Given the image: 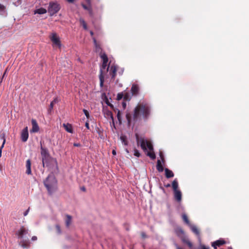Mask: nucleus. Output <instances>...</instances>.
Returning a JSON list of instances; mask_svg holds the SVG:
<instances>
[{"label":"nucleus","instance_id":"f257e3e1","mask_svg":"<svg viewBox=\"0 0 249 249\" xmlns=\"http://www.w3.org/2000/svg\"><path fill=\"white\" fill-rule=\"evenodd\" d=\"M150 107L148 103L142 102L139 103L134 109L133 117L130 113H127L126 114V119L129 126L133 121L136 122L142 115L144 120H147L150 114Z\"/></svg>","mask_w":249,"mask_h":249},{"label":"nucleus","instance_id":"f03ea898","mask_svg":"<svg viewBox=\"0 0 249 249\" xmlns=\"http://www.w3.org/2000/svg\"><path fill=\"white\" fill-rule=\"evenodd\" d=\"M136 138L137 143L139 144L140 142L141 148L144 152H146L147 149L149 150V151L147 152V156L149 157L152 160L155 159L156 155L154 152L153 146L152 143L150 141L144 140L143 138L140 140L138 134H136Z\"/></svg>","mask_w":249,"mask_h":249},{"label":"nucleus","instance_id":"7ed1b4c3","mask_svg":"<svg viewBox=\"0 0 249 249\" xmlns=\"http://www.w3.org/2000/svg\"><path fill=\"white\" fill-rule=\"evenodd\" d=\"M44 184L50 195L53 194L57 189V181L53 176H49Z\"/></svg>","mask_w":249,"mask_h":249},{"label":"nucleus","instance_id":"20e7f679","mask_svg":"<svg viewBox=\"0 0 249 249\" xmlns=\"http://www.w3.org/2000/svg\"><path fill=\"white\" fill-rule=\"evenodd\" d=\"M176 234L181 240L182 242L186 244L190 248H192L193 244L189 240L183 230L180 227H177L175 229Z\"/></svg>","mask_w":249,"mask_h":249},{"label":"nucleus","instance_id":"39448f33","mask_svg":"<svg viewBox=\"0 0 249 249\" xmlns=\"http://www.w3.org/2000/svg\"><path fill=\"white\" fill-rule=\"evenodd\" d=\"M60 6L57 2H50L48 8V12L51 16L57 13L60 10Z\"/></svg>","mask_w":249,"mask_h":249},{"label":"nucleus","instance_id":"423d86ee","mask_svg":"<svg viewBox=\"0 0 249 249\" xmlns=\"http://www.w3.org/2000/svg\"><path fill=\"white\" fill-rule=\"evenodd\" d=\"M40 149L42 164L43 166H44L45 161L48 160L49 157V154L48 150L46 148L43 147L41 144Z\"/></svg>","mask_w":249,"mask_h":249},{"label":"nucleus","instance_id":"0eeeda50","mask_svg":"<svg viewBox=\"0 0 249 249\" xmlns=\"http://www.w3.org/2000/svg\"><path fill=\"white\" fill-rule=\"evenodd\" d=\"M29 137L28 127L26 126L21 131L20 138L23 142H26Z\"/></svg>","mask_w":249,"mask_h":249},{"label":"nucleus","instance_id":"6e6552de","mask_svg":"<svg viewBox=\"0 0 249 249\" xmlns=\"http://www.w3.org/2000/svg\"><path fill=\"white\" fill-rule=\"evenodd\" d=\"M31 123L32 127V129L30 130V132L36 133L38 132L39 130V127L36 121L34 119H32L31 121Z\"/></svg>","mask_w":249,"mask_h":249},{"label":"nucleus","instance_id":"1a4fd4ad","mask_svg":"<svg viewBox=\"0 0 249 249\" xmlns=\"http://www.w3.org/2000/svg\"><path fill=\"white\" fill-rule=\"evenodd\" d=\"M117 67L116 65H113L110 68L109 74L113 79H114L116 76Z\"/></svg>","mask_w":249,"mask_h":249},{"label":"nucleus","instance_id":"9d476101","mask_svg":"<svg viewBox=\"0 0 249 249\" xmlns=\"http://www.w3.org/2000/svg\"><path fill=\"white\" fill-rule=\"evenodd\" d=\"M22 248L28 249L30 246V242L29 239H22L19 243Z\"/></svg>","mask_w":249,"mask_h":249},{"label":"nucleus","instance_id":"9b49d317","mask_svg":"<svg viewBox=\"0 0 249 249\" xmlns=\"http://www.w3.org/2000/svg\"><path fill=\"white\" fill-rule=\"evenodd\" d=\"M28 233V230L24 227L22 226L19 230L17 232V234L18 235L19 237L22 238L24 234Z\"/></svg>","mask_w":249,"mask_h":249},{"label":"nucleus","instance_id":"f8f14e48","mask_svg":"<svg viewBox=\"0 0 249 249\" xmlns=\"http://www.w3.org/2000/svg\"><path fill=\"white\" fill-rule=\"evenodd\" d=\"M131 92L132 95H137L139 92V86L136 84H133L131 88Z\"/></svg>","mask_w":249,"mask_h":249},{"label":"nucleus","instance_id":"ddd939ff","mask_svg":"<svg viewBox=\"0 0 249 249\" xmlns=\"http://www.w3.org/2000/svg\"><path fill=\"white\" fill-rule=\"evenodd\" d=\"M175 199L178 201L180 202L181 200L182 195L180 191L178 190L174 192Z\"/></svg>","mask_w":249,"mask_h":249},{"label":"nucleus","instance_id":"4468645a","mask_svg":"<svg viewBox=\"0 0 249 249\" xmlns=\"http://www.w3.org/2000/svg\"><path fill=\"white\" fill-rule=\"evenodd\" d=\"M31 161L30 160H28L26 162V173L28 175H30L32 173L31 171Z\"/></svg>","mask_w":249,"mask_h":249},{"label":"nucleus","instance_id":"2eb2a0df","mask_svg":"<svg viewBox=\"0 0 249 249\" xmlns=\"http://www.w3.org/2000/svg\"><path fill=\"white\" fill-rule=\"evenodd\" d=\"M52 41L56 45L60 46V41L58 37H57L56 35H53L51 38Z\"/></svg>","mask_w":249,"mask_h":249},{"label":"nucleus","instance_id":"dca6fc26","mask_svg":"<svg viewBox=\"0 0 249 249\" xmlns=\"http://www.w3.org/2000/svg\"><path fill=\"white\" fill-rule=\"evenodd\" d=\"M165 177L167 178H172L174 176L173 172L168 168L164 169Z\"/></svg>","mask_w":249,"mask_h":249},{"label":"nucleus","instance_id":"f3484780","mask_svg":"<svg viewBox=\"0 0 249 249\" xmlns=\"http://www.w3.org/2000/svg\"><path fill=\"white\" fill-rule=\"evenodd\" d=\"M157 169L159 172H162L164 170L163 167L161 164V161L158 160L157 164Z\"/></svg>","mask_w":249,"mask_h":249},{"label":"nucleus","instance_id":"a211bd4d","mask_svg":"<svg viewBox=\"0 0 249 249\" xmlns=\"http://www.w3.org/2000/svg\"><path fill=\"white\" fill-rule=\"evenodd\" d=\"M46 13H47V10H46V9H45L44 8H40L36 9L34 11V14H45Z\"/></svg>","mask_w":249,"mask_h":249},{"label":"nucleus","instance_id":"6ab92c4d","mask_svg":"<svg viewBox=\"0 0 249 249\" xmlns=\"http://www.w3.org/2000/svg\"><path fill=\"white\" fill-rule=\"evenodd\" d=\"M0 138H1V139L3 140L2 144L1 146L0 147V157H1L2 149L4 147V145L5 143V134L4 133H2L0 136Z\"/></svg>","mask_w":249,"mask_h":249},{"label":"nucleus","instance_id":"aec40b11","mask_svg":"<svg viewBox=\"0 0 249 249\" xmlns=\"http://www.w3.org/2000/svg\"><path fill=\"white\" fill-rule=\"evenodd\" d=\"M66 219L65 220L66 226L67 227H69V226L71 225V222L72 217L71 215H68V214H67L66 215Z\"/></svg>","mask_w":249,"mask_h":249},{"label":"nucleus","instance_id":"412c9836","mask_svg":"<svg viewBox=\"0 0 249 249\" xmlns=\"http://www.w3.org/2000/svg\"><path fill=\"white\" fill-rule=\"evenodd\" d=\"M192 231L196 235H199V231L196 226L190 225Z\"/></svg>","mask_w":249,"mask_h":249},{"label":"nucleus","instance_id":"4be33fe9","mask_svg":"<svg viewBox=\"0 0 249 249\" xmlns=\"http://www.w3.org/2000/svg\"><path fill=\"white\" fill-rule=\"evenodd\" d=\"M214 245H217L218 247L222 246L226 243V241L223 239H219L213 242Z\"/></svg>","mask_w":249,"mask_h":249},{"label":"nucleus","instance_id":"5701e85b","mask_svg":"<svg viewBox=\"0 0 249 249\" xmlns=\"http://www.w3.org/2000/svg\"><path fill=\"white\" fill-rule=\"evenodd\" d=\"M63 126L65 128V130L67 132H70V133L72 132V126H71V124H64Z\"/></svg>","mask_w":249,"mask_h":249},{"label":"nucleus","instance_id":"b1692460","mask_svg":"<svg viewBox=\"0 0 249 249\" xmlns=\"http://www.w3.org/2000/svg\"><path fill=\"white\" fill-rule=\"evenodd\" d=\"M173 189L174 191H178V182L177 179L173 180L172 184Z\"/></svg>","mask_w":249,"mask_h":249},{"label":"nucleus","instance_id":"393cba45","mask_svg":"<svg viewBox=\"0 0 249 249\" xmlns=\"http://www.w3.org/2000/svg\"><path fill=\"white\" fill-rule=\"evenodd\" d=\"M99 79H100V86L101 87H102L104 85V74L103 73L102 71H101V73H100Z\"/></svg>","mask_w":249,"mask_h":249},{"label":"nucleus","instance_id":"a878e982","mask_svg":"<svg viewBox=\"0 0 249 249\" xmlns=\"http://www.w3.org/2000/svg\"><path fill=\"white\" fill-rule=\"evenodd\" d=\"M100 57L103 60V62H104L105 63H107L108 59L107 56L105 53H101L100 54Z\"/></svg>","mask_w":249,"mask_h":249},{"label":"nucleus","instance_id":"bb28decb","mask_svg":"<svg viewBox=\"0 0 249 249\" xmlns=\"http://www.w3.org/2000/svg\"><path fill=\"white\" fill-rule=\"evenodd\" d=\"M120 140L125 145H127L128 144V142L127 140L126 136L124 135H122L120 136Z\"/></svg>","mask_w":249,"mask_h":249},{"label":"nucleus","instance_id":"cd10ccee","mask_svg":"<svg viewBox=\"0 0 249 249\" xmlns=\"http://www.w3.org/2000/svg\"><path fill=\"white\" fill-rule=\"evenodd\" d=\"M182 218L184 222L187 225H190V221L188 218L187 216L185 214H183L182 215Z\"/></svg>","mask_w":249,"mask_h":249},{"label":"nucleus","instance_id":"c85d7f7f","mask_svg":"<svg viewBox=\"0 0 249 249\" xmlns=\"http://www.w3.org/2000/svg\"><path fill=\"white\" fill-rule=\"evenodd\" d=\"M79 21L80 22V24L83 26L84 29L85 30H87L88 27L85 21L83 18H80L79 19Z\"/></svg>","mask_w":249,"mask_h":249},{"label":"nucleus","instance_id":"c756f323","mask_svg":"<svg viewBox=\"0 0 249 249\" xmlns=\"http://www.w3.org/2000/svg\"><path fill=\"white\" fill-rule=\"evenodd\" d=\"M82 6L83 7L86 9V10H87L89 11V14L92 16V10H91V8L85 4H82Z\"/></svg>","mask_w":249,"mask_h":249},{"label":"nucleus","instance_id":"7c9ffc66","mask_svg":"<svg viewBox=\"0 0 249 249\" xmlns=\"http://www.w3.org/2000/svg\"><path fill=\"white\" fill-rule=\"evenodd\" d=\"M124 99L125 101H130L131 99L130 94L128 92L125 93L124 95Z\"/></svg>","mask_w":249,"mask_h":249},{"label":"nucleus","instance_id":"2f4dec72","mask_svg":"<svg viewBox=\"0 0 249 249\" xmlns=\"http://www.w3.org/2000/svg\"><path fill=\"white\" fill-rule=\"evenodd\" d=\"M117 119L120 122V123H122V118H121V111L117 109Z\"/></svg>","mask_w":249,"mask_h":249},{"label":"nucleus","instance_id":"473e14b6","mask_svg":"<svg viewBox=\"0 0 249 249\" xmlns=\"http://www.w3.org/2000/svg\"><path fill=\"white\" fill-rule=\"evenodd\" d=\"M107 66V63H105L104 62H103V63H102V67H101V68L100 69V73H101V71H102L103 73L104 74L103 71L105 70V69H106Z\"/></svg>","mask_w":249,"mask_h":249},{"label":"nucleus","instance_id":"72a5a7b5","mask_svg":"<svg viewBox=\"0 0 249 249\" xmlns=\"http://www.w3.org/2000/svg\"><path fill=\"white\" fill-rule=\"evenodd\" d=\"M106 114H107V115L108 117H110L113 121H114V118H113V114H112V113L111 111H107V112Z\"/></svg>","mask_w":249,"mask_h":249},{"label":"nucleus","instance_id":"f704fd0d","mask_svg":"<svg viewBox=\"0 0 249 249\" xmlns=\"http://www.w3.org/2000/svg\"><path fill=\"white\" fill-rule=\"evenodd\" d=\"M159 155L161 161H162L163 163H164L165 162V160L162 152L161 151H160Z\"/></svg>","mask_w":249,"mask_h":249},{"label":"nucleus","instance_id":"c9c22d12","mask_svg":"<svg viewBox=\"0 0 249 249\" xmlns=\"http://www.w3.org/2000/svg\"><path fill=\"white\" fill-rule=\"evenodd\" d=\"M95 50L97 52H99L101 51V50H102L99 44H97L95 45Z\"/></svg>","mask_w":249,"mask_h":249},{"label":"nucleus","instance_id":"e433bc0d","mask_svg":"<svg viewBox=\"0 0 249 249\" xmlns=\"http://www.w3.org/2000/svg\"><path fill=\"white\" fill-rule=\"evenodd\" d=\"M123 97H124L123 94L122 93H119L117 95V99L118 100H120L121 99H122L123 98Z\"/></svg>","mask_w":249,"mask_h":249},{"label":"nucleus","instance_id":"4c0bfd02","mask_svg":"<svg viewBox=\"0 0 249 249\" xmlns=\"http://www.w3.org/2000/svg\"><path fill=\"white\" fill-rule=\"evenodd\" d=\"M83 111V112L84 113L85 115L87 117V118H89V111L85 109H84Z\"/></svg>","mask_w":249,"mask_h":249},{"label":"nucleus","instance_id":"58836bf2","mask_svg":"<svg viewBox=\"0 0 249 249\" xmlns=\"http://www.w3.org/2000/svg\"><path fill=\"white\" fill-rule=\"evenodd\" d=\"M134 155L137 157H139L140 156V153L139 152V151L137 149L134 150Z\"/></svg>","mask_w":249,"mask_h":249},{"label":"nucleus","instance_id":"ea45409f","mask_svg":"<svg viewBox=\"0 0 249 249\" xmlns=\"http://www.w3.org/2000/svg\"><path fill=\"white\" fill-rule=\"evenodd\" d=\"M55 228H56V230L57 231V232L58 233H61L60 227L58 225H56V226H55Z\"/></svg>","mask_w":249,"mask_h":249},{"label":"nucleus","instance_id":"a19ab883","mask_svg":"<svg viewBox=\"0 0 249 249\" xmlns=\"http://www.w3.org/2000/svg\"><path fill=\"white\" fill-rule=\"evenodd\" d=\"M141 236L142 238H146L147 237V235L146 233L144 232H142L141 233Z\"/></svg>","mask_w":249,"mask_h":249},{"label":"nucleus","instance_id":"79ce46f5","mask_svg":"<svg viewBox=\"0 0 249 249\" xmlns=\"http://www.w3.org/2000/svg\"><path fill=\"white\" fill-rule=\"evenodd\" d=\"M53 105H54V104H53V103L51 102L50 104V105L49 109V111H51V110L53 109Z\"/></svg>","mask_w":249,"mask_h":249},{"label":"nucleus","instance_id":"37998d69","mask_svg":"<svg viewBox=\"0 0 249 249\" xmlns=\"http://www.w3.org/2000/svg\"><path fill=\"white\" fill-rule=\"evenodd\" d=\"M30 211V208H29L23 213L24 214V216H26L28 213H29V212Z\"/></svg>","mask_w":249,"mask_h":249},{"label":"nucleus","instance_id":"c03bdc74","mask_svg":"<svg viewBox=\"0 0 249 249\" xmlns=\"http://www.w3.org/2000/svg\"><path fill=\"white\" fill-rule=\"evenodd\" d=\"M5 9V6L0 3V11H3Z\"/></svg>","mask_w":249,"mask_h":249},{"label":"nucleus","instance_id":"a18cd8bd","mask_svg":"<svg viewBox=\"0 0 249 249\" xmlns=\"http://www.w3.org/2000/svg\"><path fill=\"white\" fill-rule=\"evenodd\" d=\"M58 102V100L57 98H56L54 99L51 102L53 103V104H54L57 103Z\"/></svg>","mask_w":249,"mask_h":249},{"label":"nucleus","instance_id":"49530a36","mask_svg":"<svg viewBox=\"0 0 249 249\" xmlns=\"http://www.w3.org/2000/svg\"><path fill=\"white\" fill-rule=\"evenodd\" d=\"M106 103H107V104L108 106L110 107L111 108H113V105H112L111 104H110V103L108 102V101H106Z\"/></svg>","mask_w":249,"mask_h":249},{"label":"nucleus","instance_id":"de8ad7c7","mask_svg":"<svg viewBox=\"0 0 249 249\" xmlns=\"http://www.w3.org/2000/svg\"><path fill=\"white\" fill-rule=\"evenodd\" d=\"M73 145H74V146H75V147L81 146V144L79 143H74Z\"/></svg>","mask_w":249,"mask_h":249},{"label":"nucleus","instance_id":"09e8293b","mask_svg":"<svg viewBox=\"0 0 249 249\" xmlns=\"http://www.w3.org/2000/svg\"><path fill=\"white\" fill-rule=\"evenodd\" d=\"M85 126L86 127L88 128V129H89V123L88 122H87L85 124Z\"/></svg>","mask_w":249,"mask_h":249},{"label":"nucleus","instance_id":"8fccbe9b","mask_svg":"<svg viewBox=\"0 0 249 249\" xmlns=\"http://www.w3.org/2000/svg\"><path fill=\"white\" fill-rule=\"evenodd\" d=\"M212 246L213 247L214 249H217V247H218L217 245H214L213 242L212 243Z\"/></svg>","mask_w":249,"mask_h":249},{"label":"nucleus","instance_id":"3c124183","mask_svg":"<svg viewBox=\"0 0 249 249\" xmlns=\"http://www.w3.org/2000/svg\"><path fill=\"white\" fill-rule=\"evenodd\" d=\"M37 240V237L36 236H34L32 237V240L35 241Z\"/></svg>","mask_w":249,"mask_h":249},{"label":"nucleus","instance_id":"603ef678","mask_svg":"<svg viewBox=\"0 0 249 249\" xmlns=\"http://www.w3.org/2000/svg\"><path fill=\"white\" fill-rule=\"evenodd\" d=\"M7 69H6V70L5 71L2 76V78H1V80H2V79L3 78V77H4V76L6 74V73L7 72Z\"/></svg>","mask_w":249,"mask_h":249},{"label":"nucleus","instance_id":"864d4df0","mask_svg":"<svg viewBox=\"0 0 249 249\" xmlns=\"http://www.w3.org/2000/svg\"><path fill=\"white\" fill-rule=\"evenodd\" d=\"M93 42H94V45L97 44V41H96V39L94 37L93 38Z\"/></svg>","mask_w":249,"mask_h":249},{"label":"nucleus","instance_id":"5fc2aeb1","mask_svg":"<svg viewBox=\"0 0 249 249\" xmlns=\"http://www.w3.org/2000/svg\"><path fill=\"white\" fill-rule=\"evenodd\" d=\"M202 249H210L209 247H207L203 245L202 246Z\"/></svg>","mask_w":249,"mask_h":249},{"label":"nucleus","instance_id":"6e6d98bb","mask_svg":"<svg viewBox=\"0 0 249 249\" xmlns=\"http://www.w3.org/2000/svg\"><path fill=\"white\" fill-rule=\"evenodd\" d=\"M112 153L113 155H115L116 154V152L115 150H113L112 151Z\"/></svg>","mask_w":249,"mask_h":249},{"label":"nucleus","instance_id":"4d7b16f0","mask_svg":"<svg viewBox=\"0 0 249 249\" xmlns=\"http://www.w3.org/2000/svg\"><path fill=\"white\" fill-rule=\"evenodd\" d=\"M68 2L69 3H72L74 2V0H67Z\"/></svg>","mask_w":249,"mask_h":249},{"label":"nucleus","instance_id":"13d9d810","mask_svg":"<svg viewBox=\"0 0 249 249\" xmlns=\"http://www.w3.org/2000/svg\"><path fill=\"white\" fill-rule=\"evenodd\" d=\"M170 186H171L170 184H169V183H168L167 184L165 185V187H166V188L169 187H170Z\"/></svg>","mask_w":249,"mask_h":249},{"label":"nucleus","instance_id":"bf43d9fd","mask_svg":"<svg viewBox=\"0 0 249 249\" xmlns=\"http://www.w3.org/2000/svg\"><path fill=\"white\" fill-rule=\"evenodd\" d=\"M90 35H91V36H93L94 33H93V32L92 31H90Z\"/></svg>","mask_w":249,"mask_h":249},{"label":"nucleus","instance_id":"052dcab7","mask_svg":"<svg viewBox=\"0 0 249 249\" xmlns=\"http://www.w3.org/2000/svg\"><path fill=\"white\" fill-rule=\"evenodd\" d=\"M81 190H82L83 191H86V188L84 187H83L81 188Z\"/></svg>","mask_w":249,"mask_h":249},{"label":"nucleus","instance_id":"680f3d73","mask_svg":"<svg viewBox=\"0 0 249 249\" xmlns=\"http://www.w3.org/2000/svg\"><path fill=\"white\" fill-rule=\"evenodd\" d=\"M123 107H124V108H125V107H126V104H125V103H123Z\"/></svg>","mask_w":249,"mask_h":249},{"label":"nucleus","instance_id":"e2e57ef3","mask_svg":"<svg viewBox=\"0 0 249 249\" xmlns=\"http://www.w3.org/2000/svg\"><path fill=\"white\" fill-rule=\"evenodd\" d=\"M86 1L88 3H89V2H90V0H86Z\"/></svg>","mask_w":249,"mask_h":249},{"label":"nucleus","instance_id":"0e129e2a","mask_svg":"<svg viewBox=\"0 0 249 249\" xmlns=\"http://www.w3.org/2000/svg\"><path fill=\"white\" fill-rule=\"evenodd\" d=\"M108 69H109V67H108L107 68V71H108Z\"/></svg>","mask_w":249,"mask_h":249},{"label":"nucleus","instance_id":"69168bd1","mask_svg":"<svg viewBox=\"0 0 249 249\" xmlns=\"http://www.w3.org/2000/svg\"><path fill=\"white\" fill-rule=\"evenodd\" d=\"M229 249H232V247H229Z\"/></svg>","mask_w":249,"mask_h":249}]
</instances>
